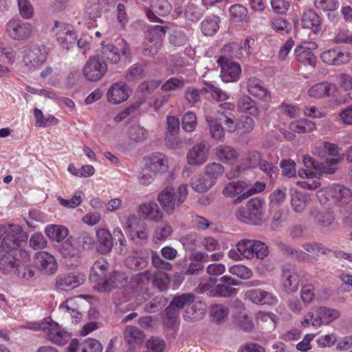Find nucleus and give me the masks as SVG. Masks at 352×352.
I'll use <instances>...</instances> for the list:
<instances>
[{
	"mask_svg": "<svg viewBox=\"0 0 352 352\" xmlns=\"http://www.w3.org/2000/svg\"><path fill=\"white\" fill-rule=\"evenodd\" d=\"M28 236L18 225L0 226V272L29 278L32 276L28 268L30 259L28 253L20 249Z\"/></svg>",
	"mask_w": 352,
	"mask_h": 352,
	"instance_id": "f257e3e1",
	"label": "nucleus"
},
{
	"mask_svg": "<svg viewBox=\"0 0 352 352\" xmlns=\"http://www.w3.org/2000/svg\"><path fill=\"white\" fill-rule=\"evenodd\" d=\"M238 45L230 43L225 45L221 49L217 62L221 67V78L225 82H236L241 76V68L239 63L233 61L234 58H239L237 50Z\"/></svg>",
	"mask_w": 352,
	"mask_h": 352,
	"instance_id": "f03ea898",
	"label": "nucleus"
},
{
	"mask_svg": "<svg viewBox=\"0 0 352 352\" xmlns=\"http://www.w3.org/2000/svg\"><path fill=\"white\" fill-rule=\"evenodd\" d=\"M109 263L101 258L97 260L91 267L89 279L96 284V287L101 292L111 290L118 286L117 282L123 280V274L120 272H114L109 278H107V271Z\"/></svg>",
	"mask_w": 352,
	"mask_h": 352,
	"instance_id": "7ed1b4c3",
	"label": "nucleus"
},
{
	"mask_svg": "<svg viewBox=\"0 0 352 352\" xmlns=\"http://www.w3.org/2000/svg\"><path fill=\"white\" fill-rule=\"evenodd\" d=\"M340 316L339 310L328 307L320 306L314 309V312H308L302 318L300 323L303 327L310 325L315 328L322 325H328Z\"/></svg>",
	"mask_w": 352,
	"mask_h": 352,
	"instance_id": "20e7f679",
	"label": "nucleus"
},
{
	"mask_svg": "<svg viewBox=\"0 0 352 352\" xmlns=\"http://www.w3.org/2000/svg\"><path fill=\"white\" fill-rule=\"evenodd\" d=\"M188 195V186L182 184L175 192L173 187L164 188L158 195L157 200L163 209L172 214L186 199Z\"/></svg>",
	"mask_w": 352,
	"mask_h": 352,
	"instance_id": "39448f33",
	"label": "nucleus"
},
{
	"mask_svg": "<svg viewBox=\"0 0 352 352\" xmlns=\"http://www.w3.org/2000/svg\"><path fill=\"white\" fill-rule=\"evenodd\" d=\"M317 197L321 204H326L331 198L337 206H344L351 202L352 191L347 186L335 184L318 190Z\"/></svg>",
	"mask_w": 352,
	"mask_h": 352,
	"instance_id": "423d86ee",
	"label": "nucleus"
},
{
	"mask_svg": "<svg viewBox=\"0 0 352 352\" xmlns=\"http://www.w3.org/2000/svg\"><path fill=\"white\" fill-rule=\"evenodd\" d=\"M265 201L258 197L249 200L246 207H241L236 212V217L248 224H259L263 219Z\"/></svg>",
	"mask_w": 352,
	"mask_h": 352,
	"instance_id": "0eeeda50",
	"label": "nucleus"
},
{
	"mask_svg": "<svg viewBox=\"0 0 352 352\" xmlns=\"http://www.w3.org/2000/svg\"><path fill=\"white\" fill-rule=\"evenodd\" d=\"M47 54V49L44 45L25 46L22 51V61L25 67L36 69L45 62Z\"/></svg>",
	"mask_w": 352,
	"mask_h": 352,
	"instance_id": "6e6552de",
	"label": "nucleus"
},
{
	"mask_svg": "<svg viewBox=\"0 0 352 352\" xmlns=\"http://www.w3.org/2000/svg\"><path fill=\"white\" fill-rule=\"evenodd\" d=\"M320 58L327 65L340 66L350 63L352 54L342 47L336 46L321 52Z\"/></svg>",
	"mask_w": 352,
	"mask_h": 352,
	"instance_id": "1a4fd4ad",
	"label": "nucleus"
},
{
	"mask_svg": "<svg viewBox=\"0 0 352 352\" xmlns=\"http://www.w3.org/2000/svg\"><path fill=\"white\" fill-rule=\"evenodd\" d=\"M52 30L57 42L63 48L69 49L77 41L78 34L69 23L56 21Z\"/></svg>",
	"mask_w": 352,
	"mask_h": 352,
	"instance_id": "9d476101",
	"label": "nucleus"
},
{
	"mask_svg": "<svg viewBox=\"0 0 352 352\" xmlns=\"http://www.w3.org/2000/svg\"><path fill=\"white\" fill-rule=\"evenodd\" d=\"M8 36L14 41H24L30 38L34 33L33 25L21 19L10 20L6 26Z\"/></svg>",
	"mask_w": 352,
	"mask_h": 352,
	"instance_id": "9b49d317",
	"label": "nucleus"
},
{
	"mask_svg": "<svg viewBox=\"0 0 352 352\" xmlns=\"http://www.w3.org/2000/svg\"><path fill=\"white\" fill-rule=\"evenodd\" d=\"M238 250L241 252L243 258L247 259L253 258V254L251 252L246 251L248 248H253L254 252V258L263 259L269 254L268 247L262 241L256 240L243 239L237 243Z\"/></svg>",
	"mask_w": 352,
	"mask_h": 352,
	"instance_id": "f8f14e48",
	"label": "nucleus"
},
{
	"mask_svg": "<svg viewBox=\"0 0 352 352\" xmlns=\"http://www.w3.org/2000/svg\"><path fill=\"white\" fill-rule=\"evenodd\" d=\"M107 66L105 62L99 57L94 56L90 58L83 68V74L89 81L100 80L107 72Z\"/></svg>",
	"mask_w": 352,
	"mask_h": 352,
	"instance_id": "ddd939ff",
	"label": "nucleus"
},
{
	"mask_svg": "<svg viewBox=\"0 0 352 352\" xmlns=\"http://www.w3.org/2000/svg\"><path fill=\"white\" fill-rule=\"evenodd\" d=\"M210 146L205 141L195 144L188 152L187 163L191 166H201L208 159Z\"/></svg>",
	"mask_w": 352,
	"mask_h": 352,
	"instance_id": "4468645a",
	"label": "nucleus"
},
{
	"mask_svg": "<svg viewBox=\"0 0 352 352\" xmlns=\"http://www.w3.org/2000/svg\"><path fill=\"white\" fill-rule=\"evenodd\" d=\"M144 165L153 175H162L168 170V160L164 153L155 152L146 157Z\"/></svg>",
	"mask_w": 352,
	"mask_h": 352,
	"instance_id": "2eb2a0df",
	"label": "nucleus"
},
{
	"mask_svg": "<svg viewBox=\"0 0 352 352\" xmlns=\"http://www.w3.org/2000/svg\"><path fill=\"white\" fill-rule=\"evenodd\" d=\"M85 281L84 276L79 272H71L59 275L56 278V287L62 291L75 289Z\"/></svg>",
	"mask_w": 352,
	"mask_h": 352,
	"instance_id": "dca6fc26",
	"label": "nucleus"
},
{
	"mask_svg": "<svg viewBox=\"0 0 352 352\" xmlns=\"http://www.w3.org/2000/svg\"><path fill=\"white\" fill-rule=\"evenodd\" d=\"M168 133L166 135L165 141L168 146L173 148L182 147L183 142L177 137L179 130V118L175 116H168L166 118Z\"/></svg>",
	"mask_w": 352,
	"mask_h": 352,
	"instance_id": "f3484780",
	"label": "nucleus"
},
{
	"mask_svg": "<svg viewBox=\"0 0 352 352\" xmlns=\"http://www.w3.org/2000/svg\"><path fill=\"white\" fill-rule=\"evenodd\" d=\"M247 90L250 94L261 101L269 102L271 100V92L258 78L252 77L248 80Z\"/></svg>",
	"mask_w": 352,
	"mask_h": 352,
	"instance_id": "a211bd4d",
	"label": "nucleus"
},
{
	"mask_svg": "<svg viewBox=\"0 0 352 352\" xmlns=\"http://www.w3.org/2000/svg\"><path fill=\"white\" fill-rule=\"evenodd\" d=\"M131 94L130 88L124 82H116L109 89L107 100L112 104H118L126 101Z\"/></svg>",
	"mask_w": 352,
	"mask_h": 352,
	"instance_id": "6ab92c4d",
	"label": "nucleus"
},
{
	"mask_svg": "<svg viewBox=\"0 0 352 352\" xmlns=\"http://www.w3.org/2000/svg\"><path fill=\"white\" fill-rule=\"evenodd\" d=\"M221 283L210 290L211 295L214 296H232L236 294V289L232 286L238 285L239 282L228 276L220 278Z\"/></svg>",
	"mask_w": 352,
	"mask_h": 352,
	"instance_id": "aec40b11",
	"label": "nucleus"
},
{
	"mask_svg": "<svg viewBox=\"0 0 352 352\" xmlns=\"http://www.w3.org/2000/svg\"><path fill=\"white\" fill-rule=\"evenodd\" d=\"M35 263L37 267L45 274H54L58 265L54 256L47 252H39L35 254Z\"/></svg>",
	"mask_w": 352,
	"mask_h": 352,
	"instance_id": "412c9836",
	"label": "nucleus"
},
{
	"mask_svg": "<svg viewBox=\"0 0 352 352\" xmlns=\"http://www.w3.org/2000/svg\"><path fill=\"white\" fill-rule=\"evenodd\" d=\"M45 334L50 341L58 345H64L70 339V334L56 322L48 323Z\"/></svg>",
	"mask_w": 352,
	"mask_h": 352,
	"instance_id": "4be33fe9",
	"label": "nucleus"
},
{
	"mask_svg": "<svg viewBox=\"0 0 352 352\" xmlns=\"http://www.w3.org/2000/svg\"><path fill=\"white\" fill-rule=\"evenodd\" d=\"M245 295L248 299L257 305H275L278 301L275 295L261 289L248 290Z\"/></svg>",
	"mask_w": 352,
	"mask_h": 352,
	"instance_id": "5701e85b",
	"label": "nucleus"
},
{
	"mask_svg": "<svg viewBox=\"0 0 352 352\" xmlns=\"http://www.w3.org/2000/svg\"><path fill=\"white\" fill-rule=\"evenodd\" d=\"M153 278V285L157 287L160 291L166 290L170 283V278L167 274L164 272H157L153 275L150 272L146 271L140 273L137 276V279L141 281H148Z\"/></svg>",
	"mask_w": 352,
	"mask_h": 352,
	"instance_id": "b1692460",
	"label": "nucleus"
},
{
	"mask_svg": "<svg viewBox=\"0 0 352 352\" xmlns=\"http://www.w3.org/2000/svg\"><path fill=\"white\" fill-rule=\"evenodd\" d=\"M281 283L285 292L292 294L296 292L299 285L298 274L293 270L283 268Z\"/></svg>",
	"mask_w": 352,
	"mask_h": 352,
	"instance_id": "393cba45",
	"label": "nucleus"
},
{
	"mask_svg": "<svg viewBox=\"0 0 352 352\" xmlns=\"http://www.w3.org/2000/svg\"><path fill=\"white\" fill-rule=\"evenodd\" d=\"M96 248L99 253L106 254L111 252L113 248V240L111 232L105 229L100 228L96 232Z\"/></svg>",
	"mask_w": 352,
	"mask_h": 352,
	"instance_id": "a878e982",
	"label": "nucleus"
},
{
	"mask_svg": "<svg viewBox=\"0 0 352 352\" xmlns=\"http://www.w3.org/2000/svg\"><path fill=\"white\" fill-rule=\"evenodd\" d=\"M301 24L303 28H307L317 33L321 29V21L320 16L313 10H307L304 12Z\"/></svg>",
	"mask_w": 352,
	"mask_h": 352,
	"instance_id": "bb28decb",
	"label": "nucleus"
},
{
	"mask_svg": "<svg viewBox=\"0 0 352 352\" xmlns=\"http://www.w3.org/2000/svg\"><path fill=\"white\" fill-rule=\"evenodd\" d=\"M139 213L144 217L154 221H159L163 217V213L157 204L154 202L144 203L139 206Z\"/></svg>",
	"mask_w": 352,
	"mask_h": 352,
	"instance_id": "cd10ccee",
	"label": "nucleus"
},
{
	"mask_svg": "<svg viewBox=\"0 0 352 352\" xmlns=\"http://www.w3.org/2000/svg\"><path fill=\"white\" fill-rule=\"evenodd\" d=\"M217 157L226 164H233L239 157V153L233 147L228 145H220L215 148Z\"/></svg>",
	"mask_w": 352,
	"mask_h": 352,
	"instance_id": "c85d7f7f",
	"label": "nucleus"
},
{
	"mask_svg": "<svg viewBox=\"0 0 352 352\" xmlns=\"http://www.w3.org/2000/svg\"><path fill=\"white\" fill-rule=\"evenodd\" d=\"M295 59L305 66L315 67L317 63L316 56L310 50H306L302 45H298L294 50Z\"/></svg>",
	"mask_w": 352,
	"mask_h": 352,
	"instance_id": "c756f323",
	"label": "nucleus"
},
{
	"mask_svg": "<svg viewBox=\"0 0 352 352\" xmlns=\"http://www.w3.org/2000/svg\"><path fill=\"white\" fill-rule=\"evenodd\" d=\"M309 201L310 197L307 193L300 191H294L292 194L291 206L293 210L296 212L300 213L303 212Z\"/></svg>",
	"mask_w": 352,
	"mask_h": 352,
	"instance_id": "7c9ffc66",
	"label": "nucleus"
},
{
	"mask_svg": "<svg viewBox=\"0 0 352 352\" xmlns=\"http://www.w3.org/2000/svg\"><path fill=\"white\" fill-rule=\"evenodd\" d=\"M310 215L314 218L318 224L323 227L330 226L335 219L333 212L329 209L319 211L314 208L310 210Z\"/></svg>",
	"mask_w": 352,
	"mask_h": 352,
	"instance_id": "2f4dec72",
	"label": "nucleus"
},
{
	"mask_svg": "<svg viewBox=\"0 0 352 352\" xmlns=\"http://www.w3.org/2000/svg\"><path fill=\"white\" fill-rule=\"evenodd\" d=\"M261 160V153L257 151H250L247 155L243 157L241 161V166L236 173H234L232 177H237L240 173V169L245 170L246 168H256L260 164Z\"/></svg>",
	"mask_w": 352,
	"mask_h": 352,
	"instance_id": "473e14b6",
	"label": "nucleus"
},
{
	"mask_svg": "<svg viewBox=\"0 0 352 352\" xmlns=\"http://www.w3.org/2000/svg\"><path fill=\"white\" fill-rule=\"evenodd\" d=\"M289 129L294 133H308L316 129V124L309 120L301 118L292 122L289 124Z\"/></svg>",
	"mask_w": 352,
	"mask_h": 352,
	"instance_id": "72a5a7b5",
	"label": "nucleus"
},
{
	"mask_svg": "<svg viewBox=\"0 0 352 352\" xmlns=\"http://www.w3.org/2000/svg\"><path fill=\"white\" fill-rule=\"evenodd\" d=\"M249 183L244 181L232 182L226 184L223 190V195L227 197H234L242 195L248 188Z\"/></svg>",
	"mask_w": 352,
	"mask_h": 352,
	"instance_id": "f704fd0d",
	"label": "nucleus"
},
{
	"mask_svg": "<svg viewBox=\"0 0 352 352\" xmlns=\"http://www.w3.org/2000/svg\"><path fill=\"white\" fill-rule=\"evenodd\" d=\"M334 85L328 82H322L312 86L308 91V94L311 98H320L330 95Z\"/></svg>",
	"mask_w": 352,
	"mask_h": 352,
	"instance_id": "c9c22d12",
	"label": "nucleus"
},
{
	"mask_svg": "<svg viewBox=\"0 0 352 352\" xmlns=\"http://www.w3.org/2000/svg\"><path fill=\"white\" fill-rule=\"evenodd\" d=\"M124 338L131 347H135L142 344L144 333L138 327L128 326L124 331Z\"/></svg>",
	"mask_w": 352,
	"mask_h": 352,
	"instance_id": "e433bc0d",
	"label": "nucleus"
},
{
	"mask_svg": "<svg viewBox=\"0 0 352 352\" xmlns=\"http://www.w3.org/2000/svg\"><path fill=\"white\" fill-rule=\"evenodd\" d=\"M60 253L65 258H76L79 256L80 250L76 241L72 239H68L63 241Z\"/></svg>",
	"mask_w": 352,
	"mask_h": 352,
	"instance_id": "4c0bfd02",
	"label": "nucleus"
},
{
	"mask_svg": "<svg viewBox=\"0 0 352 352\" xmlns=\"http://www.w3.org/2000/svg\"><path fill=\"white\" fill-rule=\"evenodd\" d=\"M46 235L52 241H63L68 235V230L63 226L49 225L45 230Z\"/></svg>",
	"mask_w": 352,
	"mask_h": 352,
	"instance_id": "58836bf2",
	"label": "nucleus"
},
{
	"mask_svg": "<svg viewBox=\"0 0 352 352\" xmlns=\"http://www.w3.org/2000/svg\"><path fill=\"white\" fill-rule=\"evenodd\" d=\"M219 18L217 16L212 15L206 17L201 23V32L208 36L214 35L219 28Z\"/></svg>",
	"mask_w": 352,
	"mask_h": 352,
	"instance_id": "ea45409f",
	"label": "nucleus"
},
{
	"mask_svg": "<svg viewBox=\"0 0 352 352\" xmlns=\"http://www.w3.org/2000/svg\"><path fill=\"white\" fill-rule=\"evenodd\" d=\"M237 106L241 111L252 116H256L258 113V109L256 105L255 101L247 95H243L239 98Z\"/></svg>",
	"mask_w": 352,
	"mask_h": 352,
	"instance_id": "a19ab883",
	"label": "nucleus"
},
{
	"mask_svg": "<svg viewBox=\"0 0 352 352\" xmlns=\"http://www.w3.org/2000/svg\"><path fill=\"white\" fill-rule=\"evenodd\" d=\"M138 219L135 214L130 215L126 220V225L129 228L131 229V234L132 236H136L137 238L146 241L148 237V230L145 225H142V226L139 230H136L135 226L138 223Z\"/></svg>",
	"mask_w": 352,
	"mask_h": 352,
	"instance_id": "79ce46f5",
	"label": "nucleus"
},
{
	"mask_svg": "<svg viewBox=\"0 0 352 352\" xmlns=\"http://www.w3.org/2000/svg\"><path fill=\"white\" fill-rule=\"evenodd\" d=\"M339 151L340 148L337 144L324 142L318 146H316L313 153L320 157H323L326 153L331 156H336L338 155Z\"/></svg>",
	"mask_w": 352,
	"mask_h": 352,
	"instance_id": "37998d69",
	"label": "nucleus"
},
{
	"mask_svg": "<svg viewBox=\"0 0 352 352\" xmlns=\"http://www.w3.org/2000/svg\"><path fill=\"white\" fill-rule=\"evenodd\" d=\"M102 54L111 63L116 64L120 60L119 50L111 43L104 45L102 43Z\"/></svg>",
	"mask_w": 352,
	"mask_h": 352,
	"instance_id": "c03bdc74",
	"label": "nucleus"
},
{
	"mask_svg": "<svg viewBox=\"0 0 352 352\" xmlns=\"http://www.w3.org/2000/svg\"><path fill=\"white\" fill-rule=\"evenodd\" d=\"M204 10H203L198 5L189 2L186 6L184 10L185 18L190 21L197 22L204 15Z\"/></svg>",
	"mask_w": 352,
	"mask_h": 352,
	"instance_id": "a18cd8bd",
	"label": "nucleus"
},
{
	"mask_svg": "<svg viewBox=\"0 0 352 352\" xmlns=\"http://www.w3.org/2000/svg\"><path fill=\"white\" fill-rule=\"evenodd\" d=\"M36 118V125L39 127H46L58 123V120L52 115L44 116L42 111L38 108L34 109Z\"/></svg>",
	"mask_w": 352,
	"mask_h": 352,
	"instance_id": "49530a36",
	"label": "nucleus"
},
{
	"mask_svg": "<svg viewBox=\"0 0 352 352\" xmlns=\"http://www.w3.org/2000/svg\"><path fill=\"white\" fill-rule=\"evenodd\" d=\"M338 163V160L335 158L327 159L325 162L317 164L315 175H332L336 173V168L334 167Z\"/></svg>",
	"mask_w": 352,
	"mask_h": 352,
	"instance_id": "de8ad7c7",
	"label": "nucleus"
},
{
	"mask_svg": "<svg viewBox=\"0 0 352 352\" xmlns=\"http://www.w3.org/2000/svg\"><path fill=\"white\" fill-rule=\"evenodd\" d=\"M128 138L133 142H141L147 138V131L139 124H133L127 131Z\"/></svg>",
	"mask_w": 352,
	"mask_h": 352,
	"instance_id": "09e8293b",
	"label": "nucleus"
},
{
	"mask_svg": "<svg viewBox=\"0 0 352 352\" xmlns=\"http://www.w3.org/2000/svg\"><path fill=\"white\" fill-rule=\"evenodd\" d=\"M195 295L191 293L182 294L175 296L171 300L172 306L175 307L178 310L183 309L185 306L189 305L195 300Z\"/></svg>",
	"mask_w": 352,
	"mask_h": 352,
	"instance_id": "8fccbe9b",
	"label": "nucleus"
},
{
	"mask_svg": "<svg viewBox=\"0 0 352 352\" xmlns=\"http://www.w3.org/2000/svg\"><path fill=\"white\" fill-rule=\"evenodd\" d=\"M224 167L222 164L217 162H212L208 164L205 167V173L210 179L216 180L221 177L224 173Z\"/></svg>",
	"mask_w": 352,
	"mask_h": 352,
	"instance_id": "3c124183",
	"label": "nucleus"
},
{
	"mask_svg": "<svg viewBox=\"0 0 352 352\" xmlns=\"http://www.w3.org/2000/svg\"><path fill=\"white\" fill-rule=\"evenodd\" d=\"M265 188V184L261 182H256L252 186L250 187V184H249L248 188L245 190V191L238 196L235 200L234 203L238 204L242 201L243 199L248 198L249 197L262 192Z\"/></svg>",
	"mask_w": 352,
	"mask_h": 352,
	"instance_id": "603ef678",
	"label": "nucleus"
},
{
	"mask_svg": "<svg viewBox=\"0 0 352 352\" xmlns=\"http://www.w3.org/2000/svg\"><path fill=\"white\" fill-rule=\"evenodd\" d=\"M151 8L160 16H166L172 10L170 3L167 0H151Z\"/></svg>",
	"mask_w": 352,
	"mask_h": 352,
	"instance_id": "864d4df0",
	"label": "nucleus"
},
{
	"mask_svg": "<svg viewBox=\"0 0 352 352\" xmlns=\"http://www.w3.org/2000/svg\"><path fill=\"white\" fill-rule=\"evenodd\" d=\"M206 120L209 124L212 137L215 140H221L224 137V130L221 123L217 119L209 116L206 117Z\"/></svg>",
	"mask_w": 352,
	"mask_h": 352,
	"instance_id": "5fc2aeb1",
	"label": "nucleus"
},
{
	"mask_svg": "<svg viewBox=\"0 0 352 352\" xmlns=\"http://www.w3.org/2000/svg\"><path fill=\"white\" fill-rule=\"evenodd\" d=\"M214 185V180L199 177L192 182V188L197 192H205Z\"/></svg>",
	"mask_w": 352,
	"mask_h": 352,
	"instance_id": "6e6d98bb",
	"label": "nucleus"
},
{
	"mask_svg": "<svg viewBox=\"0 0 352 352\" xmlns=\"http://www.w3.org/2000/svg\"><path fill=\"white\" fill-rule=\"evenodd\" d=\"M254 121L250 116H241L237 122V131L241 134H248L252 132L254 128Z\"/></svg>",
	"mask_w": 352,
	"mask_h": 352,
	"instance_id": "4d7b16f0",
	"label": "nucleus"
},
{
	"mask_svg": "<svg viewBox=\"0 0 352 352\" xmlns=\"http://www.w3.org/2000/svg\"><path fill=\"white\" fill-rule=\"evenodd\" d=\"M166 346L165 341L157 337H152L146 342L147 352H164Z\"/></svg>",
	"mask_w": 352,
	"mask_h": 352,
	"instance_id": "13d9d810",
	"label": "nucleus"
},
{
	"mask_svg": "<svg viewBox=\"0 0 352 352\" xmlns=\"http://www.w3.org/2000/svg\"><path fill=\"white\" fill-rule=\"evenodd\" d=\"M205 314V308L201 302L198 305H193L186 311V315L184 316L186 320H195L201 318Z\"/></svg>",
	"mask_w": 352,
	"mask_h": 352,
	"instance_id": "bf43d9fd",
	"label": "nucleus"
},
{
	"mask_svg": "<svg viewBox=\"0 0 352 352\" xmlns=\"http://www.w3.org/2000/svg\"><path fill=\"white\" fill-rule=\"evenodd\" d=\"M102 7L97 0H91L85 4V13L91 19L99 17L102 14Z\"/></svg>",
	"mask_w": 352,
	"mask_h": 352,
	"instance_id": "052dcab7",
	"label": "nucleus"
},
{
	"mask_svg": "<svg viewBox=\"0 0 352 352\" xmlns=\"http://www.w3.org/2000/svg\"><path fill=\"white\" fill-rule=\"evenodd\" d=\"M63 311H66L75 319L77 322L80 318V313L78 311V306L74 299H68L64 303L61 304L59 307Z\"/></svg>",
	"mask_w": 352,
	"mask_h": 352,
	"instance_id": "680f3d73",
	"label": "nucleus"
},
{
	"mask_svg": "<svg viewBox=\"0 0 352 352\" xmlns=\"http://www.w3.org/2000/svg\"><path fill=\"white\" fill-rule=\"evenodd\" d=\"M81 352H102V346L95 339L88 338L80 345Z\"/></svg>",
	"mask_w": 352,
	"mask_h": 352,
	"instance_id": "e2e57ef3",
	"label": "nucleus"
},
{
	"mask_svg": "<svg viewBox=\"0 0 352 352\" xmlns=\"http://www.w3.org/2000/svg\"><path fill=\"white\" fill-rule=\"evenodd\" d=\"M228 314V308L223 305H214L210 308V316L217 322L223 320Z\"/></svg>",
	"mask_w": 352,
	"mask_h": 352,
	"instance_id": "0e129e2a",
	"label": "nucleus"
},
{
	"mask_svg": "<svg viewBox=\"0 0 352 352\" xmlns=\"http://www.w3.org/2000/svg\"><path fill=\"white\" fill-rule=\"evenodd\" d=\"M182 128L186 132H192L197 126V117L195 114L191 111L186 112L182 120Z\"/></svg>",
	"mask_w": 352,
	"mask_h": 352,
	"instance_id": "69168bd1",
	"label": "nucleus"
},
{
	"mask_svg": "<svg viewBox=\"0 0 352 352\" xmlns=\"http://www.w3.org/2000/svg\"><path fill=\"white\" fill-rule=\"evenodd\" d=\"M285 189L277 188L270 195V206L272 209L278 207L283 203L286 199Z\"/></svg>",
	"mask_w": 352,
	"mask_h": 352,
	"instance_id": "338daca9",
	"label": "nucleus"
},
{
	"mask_svg": "<svg viewBox=\"0 0 352 352\" xmlns=\"http://www.w3.org/2000/svg\"><path fill=\"white\" fill-rule=\"evenodd\" d=\"M229 272L241 279H249L252 276L250 269L243 265H235L229 268Z\"/></svg>",
	"mask_w": 352,
	"mask_h": 352,
	"instance_id": "774afa93",
	"label": "nucleus"
}]
</instances>
